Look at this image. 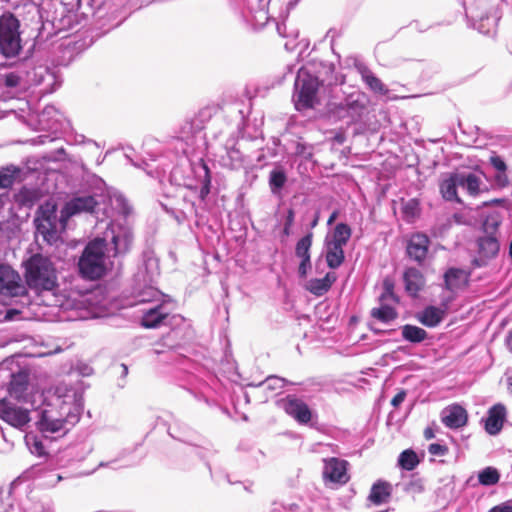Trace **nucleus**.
Wrapping results in <instances>:
<instances>
[{"mask_svg": "<svg viewBox=\"0 0 512 512\" xmlns=\"http://www.w3.org/2000/svg\"><path fill=\"white\" fill-rule=\"evenodd\" d=\"M448 451V447L440 443H431L428 446V452L433 456H445L448 454Z\"/></svg>", "mask_w": 512, "mask_h": 512, "instance_id": "09e8293b", "label": "nucleus"}, {"mask_svg": "<svg viewBox=\"0 0 512 512\" xmlns=\"http://www.w3.org/2000/svg\"><path fill=\"white\" fill-rule=\"evenodd\" d=\"M419 464V458L412 449H406L398 457V465L407 471H411Z\"/></svg>", "mask_w": 512, "mask_h": 512, "instance_id": "a19ab883", "label": "nucleus"}, {"mask_svg": "<svg viewBox=\"0 0 512 512\" xmlns=\"http://www.w3.org/2000/svg\"><path fill=\"white\" fill-rule=\"evenodd\" d=\"M122 368H123V374H127L128 367L125 364H122Z\"/></svg>", "mask_w": 512, "mask_h": 512, "instance_id": "774afa93", "label": "nucleus"}, {"mask_svg": "<svg viewBox=\"0 0 512 512\" xmlns=\"http://www.w3.org/2000/svg\"><path fill=\"white\" fill-rule=\"evenodd\" d=\"M344 246L326 243V262L328 267L336 269L344 262Z\"/></svg>", "mask_w": 512, "mask_h": 512, "instance_id": "2f4dec72", "label": "nucleus"}, {"mask_svg": "<svg viewBox=\"0 0 512 512\" xmlns=\"http://www.w3.org/2000/svg\"><path fill=\"white\" fill-rule=\"evenodd\" d=\"M406 392L404 390L399 391L391 400V405L393 407H398L405 400Z\"/></svg>", "mask_w": 512, "mask_h": 512, "instance_id": "864d4df0", "label": "nucleus"}, {"mask_svg": "<svg viewBox=\"0 0 512 512\" xmlns=\"http://www.w3.org/2000/svg\"><path fill=\"white\" fill-rule=\"evenodd\" d=\"M442 423L450 429H458L467 424V411L458 404L445 407L441 412Z\"/></svg>", "mask_w": 512, "mask_h": 512, "instance_id": "dca6fc26", "label": "nucleus"}, {"mask_svg": "<svg viewBox=\"0 0 512 512\" xmlns=\"http://www.w3.org/2000/svg\"><path fill=\"white\" fill-rule=\"evenodd\" d=\"M352 235L351 228L345 223H338L331 235L325 239V243H332L340 246H345Z\"/></svg>", "mask_w": 512, "mask_h": 512, "instance_id": "cd10ccee", "label": "nucleus"}, {"mask_svg": "<svg viewBox=\"0 0 512 512\" xmlns=\"http://www.w3.org/2000/svg\"><path fill=\"white\" fill-rule=\"evenodd\" d=\"M26 282L36 291H53L57 287V275L49 258L33 255L26 262Z\"/></svg>", "mask_w": 512, "mask_h": 512, "instance_id": "0eeeda50", "label": "nucleus"}, {"mask_svg": "<svg viewBox=\"0 0 512 512\" xmlns=\"http://www.w3.org/2000/svg\"><path fill=\"white\" fill-rule=\"evenodd\" d=\"M46 77L52 78V75L48 68L44 66L34 67L31 70H24L26 88L42 84Z\"/></svg>", "mask_w": 512, "mask_h": 512, "instance_id": "c756f323", "label": "nucleus"}, {"mask_svg": "<svg viewBox=\"0 0 512 512\" xmlns=\"http://www.w3.org/2000/svg\"><path fill=\"white\" fill-rule=\"evenodd\" d=\"M491 164L493 167L498 171H505L506 170V164L500 157H492L491 158Z\"/></svg>", "mask_w": 512, "mask_h": 512, "instance_id": "6e6d98bb", "label": "nucleus"}, {"mask_svg": "<svg viewBox=\"0 0 512 512\" xmlns=\"http://www.w3.org/2000/svg\"><path fill=\"white\" fill-rule=\"evenodd\" d=\"M404 283L406 291L416 295L424 286V277L416 268H407L404 272Z\"/></svg>", "mask_w": 512, "mask_h": 512, "instance_id": "a878e982", "label": "nucleus"}, {"mask_svg": "<svg viewBox=\"0 0 512 512\" xmlns=\"http://www.w3.org/2000/svg\"><path fill=\"white\" fill-rule=\"evenodd\" d=\"M183 200L187 204V206L184 210L180 211H176L173 209L169 210L166 205L162 204V207L168 213H170L178 223L184 222L190 216L199 217L200 215L199 210L193 201L189 200L187 196H184Z\"/></svg>", "mask_w": 512, "mask_h": 512, "instance_id": "7c9ffc66", "label": "nucleus"}, {"mask_svg": "<svg viewBox=\"0 0 512 512\" xmlns=\"http://www.w3.org/2000/svg\"><path fill=\"white\" fill-rule=\"evenodd\" d=\"M320 82L306 68H300L294 84L293 102L298 111L313 108L317 103Z\"/></svg>", "mask_w": 512, "mask_h": 512, "instance_id": "6e6552de", "label": "nucleus"}, {"mask_svg": "<svg viewBox=\"0 0 512 512\" xmlns=\"http://www.w3.org/2000/svg\"><path fill=\"white\" fill-rule=\"evenodd\" d=\"M25 442L32 454L42 456L46 453L45 446L37 435L27 434L25 436Z\"/></svg>", "mask_w": 512, "mask_h": 512, "instance_id": "37998d69", "label": "nucleus"}, {"mask_svg": "<svg viewBox=\"0 0 512 512\" xmlns=\"http://www.w3.org/2000/svg\"><path fill=\"white\" fill-rule=\"evenodd\" d=\"M506 420V408L503 404H495L489 408L487 417L484 421L485 431L489 435H497L503 428Z\"/></svg>", "mask_w": 512, "mask_h": 512, "instance_id": "a211bd4d", "label": "nucleus"}, {"mask_svg": "<svg viewBox=\"0 0 512 512\" xmlns=\"http://www.w3.org/2000/svg\"><path fill=\"white\" fill-rule=\"evenodd\" d=\"M171 180L179 185L198 193V198L204 201L210 193L211 176L208 166L201 160L187 167L176 166L171 171Z\"/></svg>", "mask_w": 512, "mask_h": 512, "instance_id": "423d86ee", "label": "nucleus"}, {"mask_svg": "<svg viewBox=\"0 0 512 512\" xmlns=\"http://www.w3.org/2000/svg\"><path fill=\"white\" fill-rule=\"evenodd\" d=\"M337 217H338V212H337V211H334V212L330 215V217H329V219H328V221H327V224H328V225H331V224L336 220V218H337Z\"/></svg>", "mask_w": 512, "mask_h": 512, "instance_id": "0e129e2a", "label": "nucleus"}, {"mask_svg": "<svg viewBox=\"0 0 512 512\" xmlns=\"http://www.w3.org/2000/svg\"><path fill=\"white\" fill-rule=\"evenodd\" d=\"M8 241V235L6 231L3 229L2 225L0 224V246L4 243H7Z\"/></svg>", "mask_w": 512, "mask_h": 512, "instance_id": "052dcab7", "label": "nucleus"}, {"mask_svg": "<svg viewBox=\"0 0 512 512\" xmlns=\"http://www.w3.org/2000/svg\"><path fill=\"white\" fill-rule=\"evenodd\" d=\"M101 204L93 196H80L70 199L57 218L55 205L41 206L35 218L36 231L48 244H54L60 231L65 230L69 218L81 213H91L100 221Z\"/></svg>", "mask_w": 512, "mask_h": 512, "instance_id": "20e7f679", "label": "nucleus"}, {"mask_svg": "<svg viewBox=\"0 0 512 512\" xmlns=\"http://www.w3.org/2000/svg\"><path fill=\"white\" fill-rule=\"evenodd\" d=\"M132 241L133 234L127 225L110 223L102 237H96L86 245L78 263L80 273L91 280L101 278L110 258L128 252Z\"/></svg>", "mask_w": 512, "mask_h": 512, "instance_id": "f257e3e1", "label": "nucleus"}, {"mask_svg": "<svg viewBox=\"0 0 512 512\" xmlns=\"http://www.w3.org/2000/svg\"><path fill=\"white\" fill-rule=\"evenodd\" d=\"M348 462L332 457L324 459L323 477L326 483L345 484L349 480L347 473Z\"/></svg>", "mask_w": 512, "mask_h": 512, "instance_id": "ddd939ff", "label": "nucleus"}, {"mask_svg": "<svg viewBox=\"0 0 512 512\" xmlns=\"http://www.w3.org/2000/svg\"><path fill=\"white\" fill-rule=\"evenodd\" d=\"M18 172L19 170L14 166L2 169L0 171V188H8L12 186Z\"/></svg>", "mask_w": 512, "mask_h": 512, "instance_id": "a18cd8bd", "label": "nucleus"}, {"mask_svg": "<svg viewBox=\"0 0 512 512\" xmlns=\"http://www.w3.org/2000/svg\"><path fill=\"white\" fill-rule=\"evenodd\" d=\"M59 116V111L53 105H47L39 115V122L45 129H54Z\"/></svg>", "mask_w": 512, "mask_h": 512, "instance_id": "e433bc0d", "label": "nucleus"}, {"mask_svg": "<svg viewBox=\"0 0 512 512\" xmlns=\"http://www.w3.org/2000/svg\"><path fill=\"white\" fill-rule=\"evenodd\" d=\"M371 316L383 323H389L398 317V313L388 303H381L380 307L371 310Z\"/></svg>", "mask_w": 512, "mask_h": 512, "instance_id": "4c0bfd02", "label": "nucleus"}, {"mask_svg": "<svg viewBox=\"0 0 512 512\" xmlns=\"http://www.w3.org/2000/svg\"><path fill=\"white\" fill-rule=\"evenodd\" d=\"M244 158L242 153L236 149L231 148L226 151V155L222 157V164L225 167L236 170L243 166Z\"/></svg>", "mask_w": 512, "mask_h": 512, "instance_id": "58836bf2", "label": "nucleus"}, {"mask_svg": "<svg viewBox=\"0 0 512 512\" xmlns=\"http://www.w3.org/2000/svg\"><path fill=\"white\" fill-rule=\"evenodd\" d=\"M359 74L361 75L364 83L375 93L386 94L388 89L382 83V81L374 75V73L365 65L359 64L356 66Z\"/></svg>", "mask_w": 512, "mask_h": 512, "instance_id": "5701e85b", "label": "nucleus"}, {"mask_svg": "<svg viewBox=\"0 0 512 512\" xmlns=\"http://www.w3.org/2000/svg\"><path fill=\"white\" fill-rule=\"evenodd\" d=\"M460 188L472 197L478 196L482 191L483 181L482 175L475 172H457Z\"/></svg>", "mask_w": 512, "mask_h": 512, "instance_id": "aec40b11", "label": "nucleus"}, {"mask_svg": "<svg viewBox=\"0 0 512 512\" xmlns=\"http://www.w3.org/2000/svg\"><path fill=\"white\" fill-rule=\"evenodd\" d=\"M0 83L7 88L26 89L24 70L16 69L0 76Z\"/></svg>", "mask_w": 512, "mask_h": 512, "instance_id": "473e14b6", "label": "nucleus"}, {"mask_svg": "<svg viewBox=\"0 0 512 512\" xmlns=\"http://www.w3.org/2000/svg\"><path fill=\"white\" fill-rule=\"evenodd\" d=\"M14 447V442L12 440H8L4 431H1L0 438V452L1 453H9Z\"/></svg>", "mask_w": 512, "mask_h": 512, "instance_id": "3c124183", "label": "nucleus"}, {"mask_svg": "<svg viewBox=\"0 0 512 512\" xmlns=\"http://www.w3.org/2000/svg\"><path fill=\"white\" fill-rule=\"evenodd\" d=\"M291 227L292 226H286V224H284L283 234L286 235V236H289L290 233H291Z\"/></svg>", "mask_w": 512, "mask_h": 512, "instance_id": "69168bd1", "label": "nucleus"}, {"mask_svg": "<svg viewBox=\"0 0 512 512\" xmlns=\"http://www.w3.org/2000/svg\"><path fill=\"white\" fill-rule=\"evenodd\" d=\"M389 298H391L394 301H397V297L394 295V293L392 291V287L389 285H385V291L381 295L380 300L385 301Z\"/></svg>", "mask_w": 512, "mask_h": 512, "instance_id": "4d7b16f0", "label": "nucleus"}, {"mask_svg": "<svg viewBox=\"0 0 512 512\" xmlns=\"http://www.w3.org/2000/svg\"><path fill=\"white\" fill-rule=\"evenodd\" d=\"M278 406L299 424H307L312 418L308 405L296 395H287L278 401Z\"/></svg>", "mask_w": 512, "mask_h": 512, "instance_id": "9b49d317", "label": "nucleus"}, {"mask_svg": "<svg viewBox=\"0 0 512 512\" xmlns=\"http://www.w3.org/2000/svg\"><path fill=\"white\" fill-rule=\"evenodd\" d=\"M479 254L484 258H492L497 255L499 251V242L496 238L486 236L480 238L478 241Z\"/></svg>", "mask_w": 512, "mask_h": 512, "instance_id": "c9c22d12", "label": "nucleus"}, {"mask_svg": "<svg viewBox=\"0 0 512 512\" xmlns=\"http://www.w3.org/2000/svg\"><path fill=\"white\" fill-rule=\"evenodd\" d=\"M391 494V485L384 481L376 482L370 491L369 500L376 505L387 502Z\"/></svg>", "mask_w": 512, "mask_h": 512, "instance_id": "c85d7f7f", "label": "nucleus"}, {"mask_svg": "<svg viewBox=\"0 0 512 512\" xmlns=\"http://www.w3.org/2000/svg\"><path fill=\"white\" fill-rule=\"evenodd\" d=\"M406 217H415L418 214V202L415 199L409 200L403 207Z\"/></svg>", "mask_w": 512, "mask_h": 512, "instance_id": "8fccbe9b", "label": "nucleus"}, {"mask_svg": "<svg viewBox=\"0 0 512 512\" xmlns=\"http://www.w3.org/2000/svg\"><path fill=\"white\" fill-rule=\"evenodd\" d=\"M401 334L403 339L410 343H421L428 337L427 332L423 328L411 324L402 326Z\"/></svg>", "mask_w": 512, "mask_h": 512, "instance_id": "f704fd0d", "label": "nucleus"}, {"mask_svg": "<svg viewBox=\"0 0 512 512\" xmlns=\"http://www.w3.org/2000/svg\"><path fill=\"white\" fill-rule=\"evenodd\" d=\"M46 478L45 484L48 486H54L62 479L61 475L53 472L47 474Z\"/></svg>", "mask_w": 512, "mask_h": 512, "instance_id": "5fc2aeb1", "label": "nucleus"}, {"mask_svg": "<svg viewBox=\"0 0 512 512\" xmlns=\"http://www.w3.org/2000/svg\"><path fill=\"white\" fill-rule=\"evenodd\" d=\"M469 274L459 268H450L444 274L445 287L451 292H455L465 287L468 283Z\"/></svg>", "mask_w": 512, "mask_h": 512, "instance_id": "4be33fe9", "label": "nucleus"}, {"mask_svg": "<svg viewBox=\"0 0 512 512\" xmlns=\"http://www.w3.org/2000/svg\"><path fill=\"white\" fill-rule=\"evenodd\" d=\"M500 473L494 467H486L478 472V481L483 486H492L499 482Z\"/></svg>", "mask_w": 512, "mask_h": 512, "instance_id": "79ce46f5", "label": "nucleus"}, {"mask_svg": "<svg viewBox=\"0 0 512 512\" xmlns=\"http://www.w3.org/2000/svg\"><path fill=\"white\" fill-rule=\"evenodd\" d=\"M16 200L25 206H32L37 200V192L33 189L23 187L16 195Z\"/></svg>", "mask_w": 512, "mask_h": 512, "instance_id": "c03bdc74", "label": "nucleus"}, {"mask_svg": "<svg viewBox=\"0 0 512 512\" xmlns=\"http://www.w3.org/2000/svg\"><path fill=\"white\" fill-rule=\"evenodd\" d=\"M287 182V175L280 166L275 167L269 174V187L273 195H280Z\"/></svg>", "mask_w": 512, "mask_h": 512, "instance_id": "72a5a7b5", "label": "nucleus"}, {"mask_svg": "<svg viewBox=\"0 0 512 512\" xmlns=\"http://www.w3.org/2000/svg\"><path fill=\"white\" fill-rule=\"evenodd\" d=\"M80 373L84 376H89L92 373V368L84 365L83 368L80 369Z\"/></svg>", "mask_w": 512, "mask_h": 512, "instance_id": "e2e57ef3", "label": "nucleus"}, {"mask_svg": "<svg viewBox=\"0 0 512 512\" xmlns=\"http://www.w3.org/2000/svg\"><path fill=\"white\" fill-rule=\"evenodd\" d=\"M488 512H512V502H503L492 507Z\"/></svg>", "mask_w": 512, "mask_h": 512, "instance_id": "603ef678", "label": "nucleus"}, {"mask_svg": "<svg viewBox=\"0 0 512 512\" xmlns=\"http://www.w3.org/2000/svg\"><path fill=\"white\" fill-rule=\"evenodd\" d=\"M143 163L145 164L144 169L147 171V173H148L149 175H151V176H154V175H153V173H152L150 170H148L149 165H148L146 162H143Z\"/></svg>", "mask_w": 512, "mask_h": 512, "instance_id": "338daca9", "label": "nucleus"}, {"mask_svg": "<svg viewBox=\"0 0 512 512\" xmlns=\"http://www.w3.org/2000/svg\"><path fill=\"white\" fill-rule=\"evenodd\" d=\"M459 187L460 183L457 172L451 173L441 180L440 193L442 197L447 201H455L457 203H461L457 193V189Z\"/></svg>", "mask_w": 512, "mask_h": 512, "instance_id": "412c9836", "label": "nucleus"}, {"mask_svg": "<svg viewBox=\"0 0 512 512\" xmlns=\"http://www.w3.org/2000/svg\"><path fill=\"white\" fill-rule=\"evenodd\" d=\"M429 244L430 240L425 234H413L406 248L408 256L419 263L422 262L427 256Z\"/></svg>", "mask_w": 512, "mask_h": 512, "instance_id": "6ab92c4d", "label": "nucleus"}, {"mask_svg": "<svg viewBox=\"0 0 512 512\" xmlns=\"http://www.w3.org/2000/svg\"><path fill=\"white\" fill-rule=\"evenodd\" d=\"M294 219H295L294 210L293 209H289L287 211V215H286L285 223L284 224H286V226H292L293 223H294Z\"/></svg>", "mask_w": 512, "mask_h": 512, "instance_id": "13d9d810", "label": "nucleus"}, {"mask_svg": "<svg viewBox=\"0 0 512 512\" xmlns=\"http://www.w3.org/2000/svg\"><path fill=\"white\" fill-rule=\"evenodd\" d=\"M424 437L427 440H430L435 437V432L432 428L428 427L424 430Z\"/></svg>", "mask_w": 512, "mask_h": 512, "instance_id": "680f3d73", "label": "nucleus"}, {"mask_svg": "<svg viewBox=\"0 0 512 512\" xmlns=\"http://www.w3.org/2000/svg\"><path fill=\"white\" fill-rule=\"evenodd\" d=\"M341 110H344L349 117L348 122H354L358 118H360L365 106L359 100H346L344 104L341 105Z\"/></svg>", "mask_w": 512, "mask_h": 512, "instance_id": "ea45409f", "label": "nucleus"}, {"mask_svg": "<svg viewBox=\"0 0 512 512\" xmlns=\"http://www.w3.org/2000/svg\"><path fill=\"white\" fill-rule=\"evenodd\" d=\"M471 13V18L475 20V23L473 24L474 28H476L480 33L488 35L495 31V28L497 26L499 16L496 12L490 15L485 16H479L475 15L473 11Z\"/></svg>", "mask_w": 512, "mask_h": 512, "instance_id": "393cba45", "label": "nucleus"}, {"mask_svg": "<svg viewBox=\"0 0 512 512\" xmlns=\"http://www.w3.org/2000/svg\"><path fill=\"white\" fill-rule=\"evenodd\" d=\"M312 237V233H308L298 240L295 247V255L300 259L298 274L301 278H305L311 269L310 248Z\"/></svg>", "mask_w": 512, "mask_h": 512, "instance_id": "f3484780", "label": "nucleus"}, {"mask_svg": "<svg viewBox=\"0 0 512 512\" xmlns=\"http://www.w3.org/2000/svg\"><path fill=\"white\" fill-rule=\"evenodd\" d=\"M285 380L276 376L267 377L263 382L259 384L265 390H278L284 387Z\"/></svg>", "mask_w": 512, "mask_h": 512, "instance_id": "49530a36", "label": "nucleus"}, {"mask_svg": "<svg viewBox=\"0 0 512 512\" xmlns=\"http://www.w3.org/2000/svg\"><path fill=\"white\" fill-rule=\"evenodd\" d=\"M109 204L110 208L107 209L106 207L101 206V212L100 216L102 220L100 222H103L104 219H111V221L107 224V226L110 223L118 224L115 220H113L114 216L116 214L126 217L130 213V206L127 203V200L125 197L120 193H113L109 196Z\"/></svg>", "mask_w": 512, "mask_h": 512, "instance_id": "4468645a", "label": "nucleus"}, {"mask_svg": "<svg viewBox=\"0 0 512 512\" xmlns=\"http://www.w3.org/2000/svg\"><path fill=\"white\" fill-rule=\"evenodd\" d=\"M19 298L22 306L29 304L27 289L18 272L10 266L0 264V301Z\"/></svg>", "mask_w": 512, "mask_h": 512, "instance_id": "1a4fd4ad", "label": "nucleus"}, {"mask_svg": "<svg viewBox=\"0 0 512 512\" xmlns=\"http://www.w3.org/2000/svg\"><path fill=\"white\" fill-rule=\"evenodd\" d=\"M445 311L439 307L428 306L418 313L417 319L427 327L437 326L444 318Z\"/></svg>", "mask_w": 512, "mask_h": 512, "instance_id": "bb28decb", "label": "nucleus"}, {"mask_svg": "<svg viewBox=\"0 0 512 512\" xmlns=\"http://www.w3.org/2000/svg\"><path fill=\"white\" fill-rule=\"evenodd\" d=\"M20 23L11 13L0 17V52L6 57H14L21 50Z\"/></svg>", "mask_w": 512, "mask_h": 512, "instance_id": "9d476101", "label": "nucleus"}, {"mask_svg": "<svg viewBox=\"0 0 512 512\" xmlns=\"http://www.w3.org/2000/svg\"><path fill=\"white\" fill-rule=\"evenodd\" d=\"M403 491L409 494H417L423 491V484L420 479H410L401 483Z\"/></svg>", "mask_w": 512, "mask_h": 512, "instance_id": "de8ad7c7", "label": "nucleus"}, {"mask_svg": "<svg viewBox=\"0 0 512 512\" xmlns=\"http://www.w3.org/2000/svg\"><path fill=\"white\" fill-rule=\"evenodd\" d=\"M29 373L12 359L0 363V418L17 429L22 430L30 422L29 409L19 406L8 396L27 402Z\"/></svg>", "mask_w": 512, "mask_h": 512, "instance_id": "7ed1b4c3", "label": "nucleus"}, {"mask_svg": "<svg viewBox=\"0 0 512 512\" xmlns=\"http://www.w3.org/2000/svg\"><path fill=\"white\" fill-rule=\"evenodd\" d=\"M181 139L185 142V153H202L206 150L205 133L200 126H194L193 123H186L181 131Z\"/></svg>", "mask_w": 512, "mask_h": 512, "instance_id": "f8f14e48", "label": "nucleus"}, {"mask_svg": "<svg viewBox=\"0 0 512 512\" xmlns=\"http://www.w3.org/2000/svg\"><path fill=\"white\" fill-rule=\"evenodd\" d=\"M159 276L158 259L153 252L143 254V264L135 274L133 293L137 303H160L164 295L153 286Z\"/></svg>", "mask_w": 512, "mask_h": 512, "instance_id": "39448f33", "label": "nucleus"}, {"mask_svg": "<svg viewBox=\"0 0 512 512\" xmlns=\"http://www.w3.org/2000/svg\"><path fill=\"white\" fill-rule=\"evenodd\" d=\"M168 301L161 300L148 309L142 311L141 324L145 328H156L163 320L170 314V309L167 308Z\"/></svg>", "mask_w": 512, "mask_h": 512, "instance_id": "2eb2a0df", "label": "nucleus"}, {"mask_svg": "<svg viewBox=\"0 0 512 512\" xmlns=\"http://www.w3.org/2000/svg\"><path fill=\"white\" fill-rule=\"evenodd\" d=\"M82 409V395L75 389L60 384L38 411L37 428L45 437L63 435L70 426L79 421Z\"/></svg>", "mask_w": 512, "mask_h": 512, "instance_id": "f03ea898", "label": "nucleus"}, {"mask_svg": "<svg viewBox=\"0 0 512 512\" xmlns=\"http://www.w3.org/2000/svg\"><path fill=\"white\" fill-rule=\"evenodd\" d=\"M336 279V274L329 272L321 279L315 278L309 280L306 289L316 296H322L331 288Z\"/></svg>", "mask_w": 512, "mask_h": 512, "instance_id": "b1692460", "label": "nucleus"}, {"mask_svg": "<svg viewBox=\"0 0 512 512\" xmlns=\"http://www.w3.org/2000/svg\"><path fill=\"white\" fill-rule=\"evenodd\" d=\"M21 313H22V311H20L18 309H8L6 311L5 318L8 319V320H14L15 316L18 315V314H21Z\"/></svg>", "mask_w": 512, "mask_h": 512, "instance_id": "bf43d9fd", "label": "nucleus"}]
</instances>
